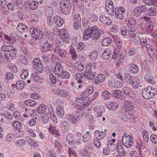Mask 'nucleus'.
<instances>
[{"instance_id":"680f3d73","label":"nucleus","mask_w":157,"mask_h":157,"mask_svg":"<svg viewBox=\"0 0 157 157\" xmlns=\"http://www.w3.org/2000/svg\"><path fill=\"white\" fill-rule=\"evenodd\" d=\"M26 131L31 136L33 137H35L36 136V134L32 129L28 128H26Z\"/></svg>"},{"instance_id":"1a4fd4ad","label":"nucleus","mask_w":157,"mask_h":157,"mask_svg":"<svg viewBox=\"0 0 157 157\" xmlns=\"http://www.w3.org/2000/svg\"><path fill=\"white\" fill-rule=\"evenodd\" d=\"M33 68L36 71L41 73L43 70V67L42 62L38 58H36L33 59Z\"/></svg>"},{"instance_id":"ddd939ff","label":"nucleus","mask_w":157,"mask_h":157,"mask_svg":"<svg viewBox=\"0 0 157 157\" xmlns=\"http://www.w3.org/2000/svg\"><path fill=\"white\" fill-rule=\"evenodd\" d=\"M41 49V51L43 52H46L48 51H51L53 50V47L51 44L49 43L48 41H46Z\"/></svg>"},{"instance_id":"412c9836","label":"nucleus","mask_w":157,"mask_h":157,"mask_svg":"<svg viewBox=\"0 0 157 157\" xmlns=\"http://www.w3.org/2000/svg\"><path fill=\"white\" fill-rule=\"evenodd\" d=\"M122 94V92L119 90H115L112 91L113 96L118 99L121 100L123 98Z\"/></svg>"},{"instance_id":"6e6552de","label":"nucleus","mask_w":157,"mask_h":157,"mask_svg":"<svg viewBox=\"0 0 157 157\" xmlns=\"http://www.w3.org/2000/svg\"><path fill=\"white\" fill-rule=\"evenodd\" d=\"M29 32L33 37H35V40L41 39L43 36V33L40 29L35 28L33 26L30 27Z\"/></svg>"},{"instance_id":"dca6fc26","label":"nucleus","mask_w":157,"mask_h":157,"mask_svg":"<svg viewBox=\"0 0 157 157\" xmlns=\"http://www.w3.org/2000/svg\"><path fill=\"white\" fill-rule=\"evenodd\" d=\"M54 70V73L57 76L63 71V67L60 62H58L56 63Z\"/></svg>"},{"instance_id":"bf43d9fd","label":"nucleus","mask_w":157,"mask_h":157,"mask_svg":"<svg viewBox=\"0 0 157 157\" xmlns=\"http://www.w3.org/2000/svg\"><path fill=\"white\" fill-rule=\"evenodd\" d=\"M85 45L82 42L78 43L76 45L77 49L78 51H81L85 47Z\"/></svg>"},{"instance_id":"f257e3e1","label":"nucleus","mask_w":157,"mask_h":157,"mask_svg":"<svg viewBox=\"0 0 157 157\" xmlns=\"http://www.w3.org/2000/svg\"><path fill=\"white\" fill-rule=\"evenodd\" d=\"M104 33V31L101 29H99L97 26H94L85 29L83 32V39L86 40L90 37L94 39H98L100 35Z\"/></svg>"},{"instance_id":"58836bf2","label":"nucleus","mask_w":157,"mask_h":157,"mask_svg":"<svg viewBox=\"0 0 157 157\" xmlns=\"http://www.w3.org/2000/svg\"><path fill=\"white\" fill-rule=\"evenodd\" d=\"M61 127L62 130L64 131H67L69 128V124L67 121H63L61 124Z\"/></svg>"},{"instance_id":"2f4dec72","label":"nucleus","mask_w":157,"mask_h":157,"mask_svg":"<svg viewBox=\"0 0 157 157\" xmlns=\"http://www.w3.org/2000/svg\"><path fill=\"white\" fill-rule=\"evenodd\" d=\"M74 66L76 70L78 71L81 72L82 71L84 68V65L79 61L75 63Z\"/></svg>"},{"instance_id":"5fc2aeb1","label":"nucleus","mask_w":157,"mask_h":157,"mask_svg":"<svg viewBox=\"0 0 157 157\" xmlns=\"http://www.w3.org/2000/svg\"><path fill=\"white\" fill-rule=\"evenodd\" d=\"M6 2L5 0H0V6L2 13H4L6 6Z\"/></svg>"},{"instance_id":"c03bdc74","label":"nucleus","mask_w":157,"mask_h":157,"mask_svg":"<svg viewBox=\"0 0 157 157\" xmlns=\"http://www.w3.org/2000/svg\"><path fill=\"white\" fill-rule=\"evenodd\" d=\"M46 109V106L43 104H41L37 108V111L39 114H44Z\"/></svg>"},{"instance_id":"9b49d317","label":"nucleus","mask_w":157,"mask_h":157,"mask_svg":"<svg viewBox=\"0 0 157 157\" xmlns=\"http://www.w3.org/2000/svg\"><path fill=\"white\" fill-rule=\"evenodd\" d=\"M105 9L107 13L111 15L114 14L113 4L112 0H107L105 2Z\"/></svg>"},{"instance_id":"c756f323","label":"nucleus","mask_w":157,"mask_h":157,"mask_svg":"<svg viewBox=\"0 0 157 157\" xmlns=\"http://www.w3.org/2000/svg\"><path fill=\"white\" fill-rule=\"evenodd\" d=\"M134 78L129 74H125L124 76V80L130 85L134 80Z\"/></svg>"},{"instance_id":"09e8293b","label":"nucleus","mask_w":157,"mask_h":157,"mask_svg":"<svg viewBox=\"0 0 157 157\" xmlns=\"http://www.w3.org/2000/svg\"><path fill=\"white\" fill-rule=\"evenodd\" d=\"M102 98L105 100H108L111 97V94L106 90H105L102 92Z\"/></svg>"},{"instance_id":"423d86ee","label":"nucleus","mask_w":157,"mask_h":157,"mask_svg":"<svg viewBox=\"0 0 157 157\" xmlns=\"http://www.w3.org/2000/svg\"><path fill=\"white\" fill-rule=\"evenodd\" d=\"M125 9L122 7H120L119 8L116 7L115 9L114 14L117 19L119 20L126 19L128 15L124 13Z\"/></svg>"},{"instance_id":"a18cd8bd","label":"nucleus","mask_w":157,"mask_h":157,"mask_svg":"<svg viewBox=\"0 0 157 157\" xmlns=\"http://www.w3.org/2000/svg\"><path fill=\"white\" fill-rule=\"evenodd\" d=\"M95 136H97L100 139H103L106 135V134L105 132L103 131L100 132L99 131L95 130L94 132Z\"/></svg>"},{"instance_id":"a211bd4d","label":"nucleus","mask_w":157,"mask_h":157,"mask_svg":"<svg viewBox=\"0 0 157 157\" xmlns=\"http://www.w3.org/2000/svg\"><path fill=\"white\" fill-rule=\"evenodd\" d=\"M17 30L23 34L25 33H28V29L26 25H24L21 23H19L17 27Z\"/></svg>"},{"instance_id":"6e6d98bb","label":"nucleus","mask_w":157,"mask_h":157,"mask_svg":"<svg viewBox=\"0 0 157 157\" xmlns=\"http://www.w3.org/2000/svg\"><path fill=\"white\" fill-rule=\"evenodd\" d=\"M28 144L31 146L33 147H37L38 146L37 143L33 139L29 138L28 141Z\"/></svg>"},{"instance_id":"6ab92c4d","label":"nucleus","mask_w":157,"mask_h":157,"mask_svg":"<svg viewBox=\"0 0 157 157\" xmlns=\"http://www.w3.org/2000/svg\"><path fill=\"white\" fill-rule=\"evenodd\" d=\"M128 72L130 73L136 74L138 73V68L137 65L134 64H131L128 69Z\"/></svg>"},{"instance_id":"79ce46f5","label":"nucleus","mask_w":157,"mask_h":157,"mask_svg":"<svg viewBox=\"0 0 157 157\" xmlns=\"http://www.w3.org/2000/svg\"><path fill=\"white\" fill-rule=\"evenodd\" d=\"M25 83L22 81H18L16 82V86L17 89L22 90L25 86Z\"/></svg>"},{"instance_id":"a878e982","label":"nucleus","mask_w":157,"mask_h":157,"mask_svg":"<svg viewBox=\"0 0 157 157\" xmlns=\"http://www.w3.org/2000/svg\"><path fill=\"white\" fill-rule=\"evenodd\" d=\"M140 41L141 45L142 47H144L147 43V41L145 37H144L142 33H140L138 35Z\"/></svg>"},{"instance_id":"49530a36","label":"nucleus","mask_w":157,"mask_h":157,"mask_svg":"<svg viewBox=\"0 0 157 157\" xmlns=\"http://www.w3.org/2000/svg\"><path fill=\"white\" fill-rule=\"evenodd\" d=\"M31 78L33 79L35 82L40 83L41 81L40 77L37 75L36 73L34 72L31 75Z\"/></svg>"},{"instance_id":"72a5a7b5","label":"nucleus","mask_w":157,"mask_h":157,"mask_svg":"<svg viewBox=\"0 0 157 157\" xmlns=\"http://www.w3.org/2000/svg\"><path fill=\"white\" fill-rule=\"evenodd\" d=\"M111 42V39L109 37H106L102 40L101 44L103 46H108L110 44Z\"/></svg>"},{"instance_id":"338daca9","label":"nucleus","mask_w":157,"mask_h":157,"mask_svg":"<svg viewBox=\"0 0 157 157\" xmlns=\"http://www.w3.org/2000/svg\"><path fill=\"white\" fill-rule=\"evenodd\" d=\"M87 97L85 98V97L84 96L83 97H77L75 99V101L78 103H82L86 102V101H84L85 99H87Z\"/></svg>"},{"instance_id":"052dcab7","label":"nucleus","mask_w":157,"mask_h":157,"mask_svg":"<svg viewBox=\"0 0 157 157\" xmlns=\"http://www.w3.org/2000/svg\"><path fill=\"white\" fill-rule=\"evenodd\" d=\"M104 110V107L102 106H97L93 109V110L97 113H102Z\"/></svg>"},{"instance_id":"f8f14e48","label":"nucleus","mask_w":157,"mask_h":157,"mask_svg":"<svg viewBox=\"0 0 157 157\" xmlns=\"http://www.w3.org/2000/svg\"><path fill=\"white\" fill-rule=\"evenodd\" d=\"M24 5L26 9H29L32 10H35L38 8V5L35 1H30L28 0L25 1Z\"/></svg>"},{"instance_id":"a19ab883","label":"nucleus","mask_w":157,"mask_h":157,"mask_svg":"<svg viewBox=\"0 0 157 157\" xmlns=\"http://www.w3.org/2000/svg\"><path fill=\"white\" fill-rule=\"evenodd\" d=\"M136 148H138V152L139 153H141V152L144 151V144L140 141H138L137 144Z\"/></svg>"},{"instance_id":"39448f33","label":"nucleus","mask_w":157,"mask_h":157,"mask_svg":"<svg viewBox=\"0 0 157 157\" xmlns=\"http://www.w3.org/2000/svg\"><path fill=\"white\" fill-rule=\"evenodd\" d=\"M133 139L134 138L131 135H128L127 133H125L122 139L123 145L127 148L131 147L134 143Z\"/></svg>"},{"instance_id":"2eb2a0df","label":"nucleus","mask_w":157,"mask_h":157,"mask_svg":"<svg viewBox=\"0 0 157 157\" xmlns=\"http://www.w3.org/2000/svg\"><path fill=\"white\" fill-rule=\"evenodd\" d=\"M122 89L124 94L132 98H135L134 93L129 87L124 86L122 87Z\"/></svg>"},{"instance_id":"5701e85b","label":"nucleus","mask_w":157,"mask_h":157,"mask_svg":"<svg viewBox=\"0 0 157 157\" xmlns=\"http://www.w3.org/2000/svg\"><path fill=\"white\" fill-rule=\"evenodd\" d=\"M119 106V104L117 102H107L106 104L107 108L110 110H115Z\"/></svg>"},{"instance_id":"e2e57ef3","label":"nucleus","mask_w":157,"mask_h":157,"mask_svg":"<svg viewBox=\"0 0 157 157\" xmlns=\"http://www.w3.org/2000/svg\"><path fill=\"white\" fill-rule=\"evenodd\" d=\"M13 138V135L11 133H9L6 135L5 139L8 142H11Z\"/></svg>"},{"instance_id":"ea45409f","label":"nucleus","mask_w":157,"mask_h":157,"mask_svg":"<svg viewBox=\"0 0 157 157\" xmlns=\"http://www.w3.org/2000/svg\"><path fill=\"white\" fill-rule=\"evenodd\" d=\"M75 79L78 84L84 83L83 76L80 73H77L75 75Z\"/></svg>"},{"instance_id":"9d476101","label":"nucleus","mask_w":157,"mask_h":157,"mask_svg":"<svg viewBox=\"0 0 157 157\" xmlns=\"http://www.w3.org/2000/svg\"><path fill=\"white\" fill-rule=\"evenodd\" d=\"M139 9L142 10L143 13L147 10L148 11V13L150 16H155V14L157 13L156 9L155 7L148 8L145 5H143L139 6Z\"/></svg>"},{"instance_id":"13d9d810","label":"nucleus","mask_w":157,"mask_h":157,"mask_svg":"<svg viewBox=\"0 0 157 157\" xmlns=\"http://www.w3.org/2000/svg\"><path fill=\"white\" fill-rule=\"evenodd\" d=\"M144 79L147 82L153 83V78L150 74H147L145 75L144 76Z\"/></svg>"},{"instance_id":"b1692460","label":"nucleus","mask_w":157,"mask_h":157,"mask_svg":"<svg viewBox=\"0 0 157 157\" xmlns=\"http://www.w3.org/2000/svg\"><path fill=\"white\" fill-rule=\"evenodd\" d=\"M56 113L58 116L60 118L63 117L64 111L63 107L62 105H58L56 109Z\"/></svg>"},{"instance_id":"aec40b11","label":"nucleus","mask_w":157,"mask_h":157,"mask_svg":"<svg viewBox=\"0 0 157 157\" xmlns=\"http://www.w3.org/2000/svg\"><path fill=\"white\" fill-rule=\"evenodd\" d=\"M15 4L13 2H11L8 3L6 5L5 10H4L3 13L5 14H7L9 12V11H12L14 10Z\"/></svg>"},{"instance_id":"f03ea898","label":"nucleus","mask_w":157,"mask_h":157,"mask_svg":"<svg viewBox=\"0 0 157 157\" xmlns=\"http://www.w3.org/2000/svg\"><path fill=\"white\" fill-rule=\"evenodd\" d=\"M142 94L144 99L148 100L153 98L154 96L157 94V91L152 86H148L142 89Z\"/></svg>"},{"instance_id":"20e7f679","label":"nucleus","mask_w":157,"mask_h":157,"mask_svg":"<svg viewBox=\"0 0 157 157\" xmlns=\"http://www.w3.org/2000/svg\"><path fill=\"white\" fill-rule=\"evenodd\" d=\"M60 7V10L63 14H68L71 9V3L69 0H61Z\"/></svg>"},{"instance_id":"864d4df0","label":"nucleus","mask_w":157,"mask_h":157,"mask_svg":"<svg viewBox=\"0 0 157 157\" xmlns=\"http://www.w3.org/2000/svg\"><path fill=\"white\" fill-rule=\"evenodd\" d=\"M98 52L95 51L92 52L89 55V58L90 59H95L98 57Z\"/></svg>"},{"instance_id":"774afa93","label":"nucleus","mask_w":157,"mask_h":157,"mask_svg":"<svg viewBox=\"0 0 157 157\" xmlns=\"http://www.w3.org/2000/svg\"><path fill=\"white\" fill-rule=\"evenodd\" d=\"M53 43H55L56 44V48H60L61 46H62L61 42L57 38H56L55 39Z\"/></svg>"},{"instance_id":"3c124183","label":"nucleus","mask_w":157,"mask_h":157,"mask_svg":"<svg viewBox=\"0 0 157 157\" xmlns=\"http://www.w3.org/2000/svg\"><path fill=\"white\" fill-rule=\"evenodd\" d=\"M107 146L109 150L112 151H114L116 147V144H114L111 143L110 141L108 142Z\"/></svg>"},{"instance_id":"4be33fe9","label":"nucleus","mask_w":157,"mask_h":157,"mask_svg":"<svg viewBox=\"0 0 157 157\" xmlns=\"http://www.w3.org/2000/svg\"><path fill=\"white\" fill-rule=\"evenodd\" d=\"M124 107L129 110H133L135 108V105L133 103L128 101H124L123 103Z\"/></svg>"},{"instance_id":"393cba45","label":"nucleus","mask_w":157,"mask_h":157,"mask_svg":"<svg viewBox=\"0 0 157 157\" xmlns=\"http://www.w3.org/2000/svg\"><path fill=\"white\" fill-rule=\"evenodd\" d=\"M73 135L71 133H68L66 136V142L70 146H72L74 143Z\"/></svg>"},{"instance_id":"f3484780","label":"nucleus","mask_w":157,"mask_h":157,"mask_svg":"<svg viewBox=\"0 0 157 157\" xmlns=\"http://www.w3.org/2000/svg\"><path fill=\"white\" fill-rule=\"evenodd\" d=\"M105 76L104 74H99L95 78L94 82L96 84L98 85L99 83L103 82L105 80Z\"/></svg>"},{"instance_id":"de8ad7c7","label":"nucleus","mask_w":157,"mask_h":157,"mask_svg":"<svg viewBox=\"0 0 157 157\" xmlns=\"http://www.w3.org/2000/svg\"><path fill=\"white\" fill-rule=\"evenodd\" d=\"M69 52L71 54L72 59L73 60H76L77 58V55L75 49L72 48H70L69 50Z\"/></svg>"},{"instance_id":"c9c22d12","label":"nucleus","mask_w":157,"mask_h":157,"mask_svg":"<svg viewBox=\"0 0 157 157\" xmlns=\"http://www.w3.org/2000/svg\"><path fill=\"white\" fill-rule=\"evenodd\" d=\"M140 80L137 78H134V80L132 82L130 85L132 87L135 89H137L138 88L140 85Z\"/></svg>"},{"instance_id":"4468645a","label":"nucleus","mask_w":157,"mask_h":157,"mask_svg":"<svg viewBox=\"0 0 157 157\" xmlns=\"http://www.w3.org/2000/svg\"><path fill=\"white\" fill-rule=\"evenodd\" d=\"M44 9L46 10L45 14L47 19L50 20L52 19V14L53 13L52 8L51 7L45 6Z\"/></svg>"},{"instance_id":"bb28decb","label":"nucleus","mask_w":157,"mask_h":157,"mask_svg":"<svg viewBox=\"0 0 157 157\" xmlns=\"http://www.w3.org/2000/svg\"><path fill=\"white\" fill-rule=\"evenodd\" d=\"M111 54V51L110 49H106L103 52L101 57L104 59H107L110 57Z\"/></svg>"},{"instance_id":"f704fd0d","label":"nucleus","mask_w":157,"mask_h":157,"mask_svg":"<svg viewBox=\"0 0 157 157\" xmlns=\"http://www.w3.org/2000/svg\"><path fill=\"white\" fill-rule=\"evenodd\" d=\"M136 34V32L135 29H129L128 32V34L127 36L128 37L132 39L135 38Z\"/></svg>"},{"instance_id":"37998d69","label":"nucleus","mask_w":157,"mask_h":157,"mask_svg":"<svg viewBox=\"0 0 157 157\" xmlns=\"http://www.w3.org/2000/svg\"><path fill=\"white\" fill-rule=\"evenodd\" d=\"M144 2L147 5H153L154 6L157 7V0H144Z\"/></svg>"},{"instance_id":"cd10ccee","label":"nucleus","mask_w":157,"mask_h":157,"mask_svg":"<svg viewBox=\"0 0 157 157\" xmlns=\"http://www.w3.org/2000/svg\"><path fill=\"white\" fill-rule=\"evenodd\" d=\"M25 105L31 107H35L38 104V102L33 100H27L24 101Z\"/></svg>"},{"instance_id":"7ed1b4c3","label":"nucleus","mask_w":157,"mask_h":157,"mask_svg":"<svg viewBox=\"0 0 157 157\" xmlns=\"http://www.w3.org/2000/svg\"><path fill=\"white\" fill-rule=\"evenodd\" d=\"M93 66H92L90 63H89L86 67L84 73L83 75L85 78L90 80H93L97 75L95 69Z\"/></svg>"},{"instance_id":"4c0bfd02","label":"nucleus","mask_w":157,"mask_h":157,"mask_svg":"<svg viewBox=\"0 0 157 157\" xmlns=\"http://www.w3.org/2000/svg\"><path fill=\"white\" fill-rule=\"evenodd\" d=\"M59 78L65 79H69L70 77V73L67 71H63L58 76Z\"/></svg>"},{"instance_id":"0eeeda50","label":"nucleus","mask_w":157,"mask_h":157,"mask_svg":"<svg viewBox=\"0 0 157 157\" xmlns=\"http://www.w3.org/2000/svg\"><path fill=\"white\" fill-rule=\"evenodd\" d=\"M13 118L12 114L7 111H5L3 113H0V122L7 124H10L11 122L9 120H11Z\"/></svg>"},{"instance_id":"69168bd1","label":"nucleus","mask_w":157,"mask_h":157,"mask_svg":"<svg viewBox=\"0 0 157 157\" xmlns=\"http://www.w3.org/2000/svg\"><path fill=\"white\" fill-rule=\"evenodd\" d=\"M67 152L69 157H71L72 155L75 157H77V154L76 152L70 147H69L68 149Z\"/></svg>"},{"instance_id":"e433bc0d","label":"nucleus","mask_w":157,"mask_h":157,"mask_svg":"<svg viewBox=\"0 0 157 157\" xmlns=\"http://www.w3.org/2000/svg\"><path fill=\"white\" fill-rule=\"evenodd\" d=\"M57 49L58 54L62 58H64L67 55V53L63 49H62L60 48H57L54 50L55 52L56 50Z\"/></svg>"},{"instance_id":"473e14b6","label":"nucleus","mask_w":157,"mask_h":157,"mask_svg":"<svg viewBox=\"0 0 157 157\" xmlns=\"http://www.w3.org/2000/svg\"><path fill=\"white\" fill-rule=\"evenodd\" d=\"M120 144H121V143H118L117 144V151L118 154L122 156H125L126 154V153L124 151L121 145Z\"/></svg>"},{"instance_id":"603ef678","label":"nucleus","mask_w":157,"mask_h":157,"mask_svg":"<svg viewBox=\"0 0 157 157\" xmlns=\"http://www.w3.org/2000/svg\"><path fill=\"white\" fill-rule=\"evenodd\" d=\"M13 46H12L9 45H3L1 47V50L3 52H9L11 50V48Z\"/></svg>"},{"instance_id":"0e129e2a","label":"nucleus","mask_w":157,"mask_h":157,"mask_svg":"<svg viewBox=\"0 0 157 157\" xmlns=\"http://www.w3.org/2000/svg\"><path fill=\"white\" fill-rule=\"evenodd\" d=\"M5 58L7 62H10L11 61L13 58L11 55L8 53H5L4 54Z\"/></svg>"},{"instance_id":"7c9ffc66","label":"nucleus","mask_w":157,"mask_h":157,"mask_svg":"<svg viewBox=\"0 0 157 157\" xmlns=\"http://www.w3.org/2000/svg\"><path fill=\"white\" fill-rule=\"evenodd\" d=\"M94 91V88L92 86H89L88 88L85 90L82 94V96L86 97L92 94Z\"/></svg>"},{"instance_id":"4d7b16f0","label":"nucleus","mask_w":157,"mask_h":157,"mask_svg":"<svg viewBox=\"0 0 157 157\" xmlns=\"http://www.w3.org/2000/svg\"><path fill=\"white\" fill-rule=\"evenodd\" d=\"M11 50L9 52V53L11 55L12 57L14 59L16 57V53L17 52V50L13 46L11 48Z\"/></svg>"},{"instance_id":"c85d7f7f","label":"nucleus","mask_w":157,"mask_h":157,"mask_svg":"<svg viewBox=\"0 0 157 157\" xmlns=\"http://www.w3.org/2000/svg\"><path fill=\"white\" fill-rule=\"evenodd\" d=\"M12 125L14 129L17 130L23 129L22 125L20 122L17 121H14L12 123Z\"/></svg>"},{"instance_id":"8fccbe9b","label":"nucleus","mask_w":157,"mask_h":157,"mask_svg":"<svg viewBox=\"0 0 157 157\" xmlns=\"http://www.w3.org/2000/svg\"><path fill=\"white\" fill-rule=\"evenodd\" d=\"M53 91L55 94L59 95L62 96H65L66 93V91L58 89H56L55 90H54Z\"/></svg>"}]
</instances>
